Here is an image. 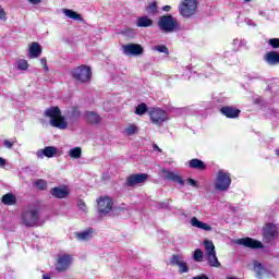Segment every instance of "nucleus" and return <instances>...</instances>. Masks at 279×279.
<instances>
[{"instance_id":"nucleus-12","label":"nucleus","mask_w":279,"mask_h":279,"mask_svg":"<svg viewBox=\"0 0 279 279\" xmlns=\"http://www.w3.org/2000/svg\"><path fill=\"white\" fill-rule=\"evenodd\" d=\"M160 175L163 178V180H168L169 182H177V184H180V186H184V179L171 170L162 169L160 171Z\"/></svg>"},{"instance_id":"nucleus-42","label":"nucleus","mask_w":279,"mask_h":279,"mask_svg":"<svg viewBox=\"0 0 279 279\" xmlns=\"http://www.w3.org/2000/svg\"><path fill=\"white\" fill-rule=\"evenodd\" d=\"M3 145H4V147H7V149H12V147L14 146V142H10L9 140H4Z\"/></svg>"},{"instance_id":"nucleus-13","label":"nucleus","mask_w":279,"mask_h":279,"mask_svg":"<svg viewBox=\"0 0 279 279\" xmlns=\"http://www.w3.org/2000/svg\"><path fill=\"white\" fill-rule=\"evenodd\" d=\"M71 263H73V256L66 254L59 255L56 264L57 271H66L71 267Z\"/></svg>"},{"instance_id":"nucleus-8","label":"nucleus","mask_w":279,"mask_h":279,"mask_svg":"<svg viewBox=\"0 0 279 279\" xmlns=\"http://www.w3.org/2000/svg\"><path fill=\"white\" fill-rule=\"evenodd\" d=\"M278 239V227L274 223H266L263 229L264 243H271Z\"/></svg>"},{"instance_id":"nucleus-1","label":"nucleus","mask_w":279,"mask_h":279,"mask_svg":"<svg viewBox=\"0 0 279 279\" xmlns=\"http://www.w3.org/2000/svg\"><path fill=\"white\" fill-rule=\"evenodd\" d=\"M45 117L50 119V125L52 128H58V130H66L69 128V122H66V118L62 116V111L58 107H50L45 110Z\"/></svg>"},{"instance_id":"nucleus-7","label":"nucleus","mask_w":279,"mask_h":279,"mask_svg":"<svg viewBox=\"0 0 279 279\" xmlns=\"http://www.w3.org/2000/svg\"><path fill=\"white\" fill-rule=\"evenodd\" d=\"M149 117L150 121L154 125H162L165 121L169 120V113L167 111L160 109V108H155L149 111Z\"/></svg>"},{"instance_id":"nucleus-54","label":"nucleus","mask_w":279,"mask_h":279,"mask_svg":"<svg viewBox=\"0 0 279 279\" xmlns=\"http://www.w3.org/2000/svg\"><path fill=\"white\" fill-rule=\"evenodd\" d=\"M275 151H276V155L279 157V149H276Z\"/></svg>"},{"instance_id":"nucleus-10","label":"nucleus","mask_w":279,"mask_h":279,"mask_svg":"<svg viewBox=\"0 0 279 279\" xmlns=\"http://www.w3.org/2000/svg\"><path fill=\"white\" fill-rule=\"evenodd\" d=\"M172 267H179V274H189V264L181 254H173L170 258Z\"/></svg>"},{"instance_id":"nucleus-29","label":"nucleus","mask_w":279,"mask_h":279,"mask_svg":"<svg viewBox=\"0 0 279 279\" xmlns=\"http://www.w3.org/2000/svg\"><path fill=\"white\" fill-rule=\"evenodd\" d=\"M209 267H216L219 269L221 267V263L219 262V258H217V253H213L211 255H207L206 257Z\"/></svg>"},{"instance_id":"nucleus-6","label":"nucleus","mask_w":279,"mask_h":279,"mask_svg":"<svg viewBox=\"0 0 279 279\" xmlns=\"http://www.w3.org/2000/svg\"><path fill=\"white\" fill-rule=\"evenodd\" d=\"M196 11L197 0H184L179 7V12L183 19H191Z\"/></svg>"},{"instance_id":"nucleus-47","label":"nucleus","mask_w":279,"mask_h":279,"mask_svg":"<svg viewBox=\"0 0 279 279\" xmlns=\"http://www.w3.org/2000/svg\"><path fill=\"white\" fill-rule=\"evenodd\" d=\"M236 60V56L231 54V59H229V64H235Z\"/></svg>"},{"instance_id":"nucleus-46","label":"nucleus","mask_w":279,"mask_h":279,"mask_svg":"<svg viewBox=\"0 0 279 279\" xmlns=\"http://www.w3.org/2000/svg\"><path fill=\"white\" fill-rule=\"evenodd\" d=\"M192 279H210L207 277V275H197V276H194Z\"/></svg>"},{"instance_id":"nucleus-25","label":"nucleus","mask_w":279,"mask_h":279,"mask_svg":"<svg viewBox=\"0 0 279 279\" xmlns=\"http://www.w3.org/2000/svg\"><path fill=\"white\" fill-rule=\"evenodd\" d=\"M61 12L68 19H72V21H82V15L71 9H62Z\"/></svg>"},{"instance_id":"nucleus-52","label":"nucleus","mask_w":279,"mask_h":279,"mask_svg":"<svg viewBox=\"0 0 279 279\" xmlns=\"http://www.w3.org/2000/svg\"><path fill=\"white\" fill-rule=\"evenodd\" d=\"M154 149H156L157 151H160V148L157 145L154 146Z\"/></svg>"},{"instance_id":"nucleus-22","label":"nucleus","mask_w":279,"mask_h":279,"mask_svg":"<svg viewBox=\"0 0 279 279\" xmlns=\"http://www.w3.org/2000/svg\"><path fill=\"white\" fill-rule=\"evenodd\" d=\"M85 119L92 125H97V124L101 123V117H99V114H97V112H95V111L85 112Z\"/></svg>"},{"instance_id":"nucleus-23","label":"nucleus","mask_w":279,"mask_h":279,"mask_svg":"<svg viewBox=\"0 0 279 279\" xmlns=\"http://www.w3.org/2000/svg\"><path fill=\"white\" fill-rule=\"evenodd\" d=\"M94 232L95 230H93V228H88L85 231L77 232L76 238L78 239V241H90V239H93Z\"/></svg>"},{"instance_id":"nucleus-5","label":"nucleus","mask_w":279,"mask_h":279,"mask_svg":"<svg viewBox=\"0 0 279 279\" xmlns=\"http://www.w3.org/2000/svg\"><path fill=\"white\" fill-rule=\"evenodd\" d=\"M232 184V179L230 178V174L226 170H219L217 172L216 181H215V189L216 191H228L230 189V185Z\"/></svg>"},{"instance_id":"nucleus-14","label":"nucleus","mask_w":279,"mask_h":279,"mask_svg":"<svg viewBox=\"0 0 279 279\" xmlns=\"http://www.w3.org/2000/svg\"><path fill=\"white\" fill-rule=\"evenodd\" d=\"M238 245H243L244 247H250L251 250H263L265 247L263 242L254 240L252 238H242L236 241Z\"/></svg>"},{"instance_id":"nucleus-43","label":"nucleus","mask_w":279,"mask_h":279,"mask_svg":"<svg viewBox=\"0 0 279 279\" xmlns=\"http://www.w3.org/2000/svg\"><path fill=\"white\" fill-rule=\"evenodd\" d=\"M8 16L3 8L0 7V21H7Z\"/></svg>"},{"instance_id":"nucleus-44","label":"nucleus","mask_w":279,"mask_h":279,"mask_svg":"<svg viewBox=\"0 0 279 279\" xmlns=\"http://www.w3.org/2000/svg\"><path fill=\"white\" fill-rule=\"evenodd\" d=\"M40 63L45 71H49V66L47 65V58H41Z\"/></svg>"},{"instance_id":"nucleus-36","label":"nucleus","mask_w":279,"mask_h":279,"mask_svg":"<svg viewBox=\"0 0 279 279\" xmlns=\"http://www.w3.org/2000/svg\"><path fill=\"white\" fill-rule=\"evenodd\" d=\"M202 258H204V252L199 248H196L194 252V260H196V263H202Z\"/></svg>"},{"instance_id":"nucleus-15","label":"nucleus","mask_w":279,"mask_h":279,"mask_svg":"<svg viewBox=\"0 0 279 279\" xmlns=\"http://www.w3.org/2000/svg\"><path fill=\"white\" fill-rule=\"evenodd\" d=\"M149 174L147 173H137L131 174L126 178V186H136L137 184H143V182L147 181Z\"/></svg>"},{"instance_id":"nucleus-31","label":"nucleus","mask_w":279,"mask_h":279,"mask_svg":"<svg viewBox=\"0 0 279 279\" xmlns=\"http://www.w3.org/2000/svg\"><path fill=\"white\" fill-rule=\"evenodd\" d=\"M69 156H70V158H74L75 160H77L78 158H82V148L74 147V148L70 149Z\"/></svg>"},{"instance_id":"nucleus-18","label":"nucleus","mask_w":279,"mask_h":279,"mask_svg":"<svg viewBox=\"0 0 279 279\" xmlns=\"http://www.w3.org/2000/svg\"><path fill=\"white\" fill-rule=\"evenodd\" d=\"M264 60L266 64H269V66H277L279 64V52L278 51H268L264 56Z\"/></svg>"},{"instance_id":"nucleus-50","label":"nucleus","mask_w":279,"mask_h":279,"mask_svg":"<svg viewBox=\"0 0 279 279\" xmlns=\"http://www.w3.org/2000/svg\"><path fill=\"white\" fill-rule=\"evenodd\" d=\"M163 12H170L171 11V5H165L162 8Z\"/></svg>"},{"instance_id":"nucleus-17","label":"nucleus","mask_w":279,"mask_h":279,"mask_svg":"<svg viewBox=\"0 0 279 279\" xmlns=\"http://www.w3.org/2000/svg\"><path fill=\"white\" fill-rule=\"evenodd\" d=\"M58 155V148L54 146H47L44 149H39L36 153L37 158H53V156Z\"/></svg>"},{"instance_id":"nucleus-34","label":"nucleus","mask_w":279,"mask_h":279,"mask_svg":"<svg viewBox=\"0 0 279 279\" xmlns=\"http://www.w3.org/2000/svg\"><path fill=\"white\" fill-rule=\"evenodd\" d=\"M147 14H156L158 12V5L156 2H151L147 8H146Z\"/></svg>"},{"instance_id":"nucleus-32","label":"nucleus","mask_w":279,"mask_h":279,"mask_svg":"<svg viewBox=\"0 0 279 279\" xmlns=\"http://www.w3.org/2000/svg\"><path fill=\"white\" fill-rule=\"evenodd\" d=\"M147 112V105L144 102L140 104L135 109V114H138L140 117H143Z\"/></svg>"},{"instance_id":"nucleus-39","label":"nucleus","mask_w":279,"mask_h":279,"mask_svg":"<svg viewBox=\"0 0 279 279\" xmlns=\"http://www.w3.org/2000/svg\"><path fill=\"white\" fill-rule=\"evenodd\" d=\"M155 51H158L159 53H166V56H169V48L165 45H159L155 47Z\"/></svg>"},{"instance_id":"nucleus-55","label":"nucleus","mask_w":279,"mask_h":279,"mask_svg":"<svg viewBox=\"0 0 279 279\" xmlns=\"http://www.w3.org/2000/svg\"><path fill=\"white\" fill-rule=\"evenodd\" d=\"M245 3H250V1H252V0H243Z\"/></svg>"},{"instance_id":"nucleus-49","label":"nucleus","mask_w":279,"mask_h":279,"mask_svg":"<svg viewBox=\"0 0 279 279\" xmlns=\"http://www.w3.org/2000/svg\"><path fill=\"white\" fill-rule=\"evenodd\" d=\"M29 3H32L33 5H38V3H40V0H28Z\"/></svg>"},{"instance_id":"nucleus-33","label":"nucleus","mask_w":279,"mask_h":279,"mask_svg":"<svg viewBox=\"0 0 279 279\" xmlns=\"http://www.w3.org/2000/svg\"><path fill=\"white\" fill-rule=\"evenodd\" d=\"M17 69H20V71H27V69H29V64L27 63V60L20 59L17 61Z\"/></svg>"},{"instance_id":"nucleus-20","label":"nucleus","mask_w":279,"mask_h":279,"mask_svg":"<svg viewBox=\"0 0 279 279\" xmlns=\"http://www.w3.org/2000/svg\"><path fill=\"white\" fill-rule=\"evenodd\" d=\"M220 112L228 119H236L241 114V110L233 107H222Z\"/></svg>"},{"instance_id":"nucleus-2","label":"nucleus","mask_w":279,"mask_h":279,"mask_svg":"<svg viewBox=\"0 0 279 279\" xmlns=\"http://www.w3.org/2000/svg\"><path fill=\"white\" fill-rule=\"evenodd\" d=\"M159 29L165 34H173L180 29V22L178 19H174L172 15H163L159 19L158 22Z\"/></svg>"},{"instance_id":"nucleus-26","label":"nucleus","mask_w":279,"mask_h":279,"mask_svg":"<svg viewBox=\"0 0 279 279\" xmlns=\"http://www.w3.org/2000/svg\"><path fill=\"white\" fill-rule=\"evenodd\" d=\"M1 202L4 206H14L16 204V195L7 193L2 196Z\"/></svg>"},{"instance_id":"nucleus-16","label":"nucleus","mask_w":279,"mask_h":279,"mask_svg":"<svg viewBox=\"0 0 279 279\" xmlns=\"http://www.w3.org/2000/svg\"><path fill=\"white\" fill-rule=\"evenodd\" d=\"M254 271L258 279H267L271 276V272L265 268L258 260L253 262Z\"/></svg>"},{"instance_id":"nucleus-35","label":"nucleus","mask_w":279,"mask_h":279,"mask_svg":"<svg viewBox=\"0 0 279 279\" xmlns=\"http://www.w3.org/2000/svg\"><path fill=\"white\" fill-rule=\"evenodd\" d=\"M136 132H138V128H136V125H134V124H130L125 129V134H128V136H132V134H136Z\"/></svg>"},{"instance_id":"nucleus-11","label":"nucleus","mask_w":279,"mask_h":279,"mask_svg":"<svg viewBox=\"0 0 279 279\" xmlns=\"http://www.w3.org/2000/svg\"><path fill=\"white\" fill-rule=\"evenodd\" d=\"M123 53L125 56H143L145 49L140 44H126L122 46Z\"/></svg>"},{"instance_id":"nucleus-37","label":"nucleus","mask_w":279,"mask_h":279,"mask_svg":"<svg viewBox=\"0 0 279 279\" xmlns=\"http://www.w3.org/2000/svg\"><path fill=\"white\" fill-rule=\"evenodd\" d=\"M77 207H78V210H81V213H88V207L86 206V203L83 201V199H78L77 201Z\"/></svg>"},{"instance_id":"nucleus-48","label":"nucleus","mask_w":279,"mask_h":279,"mask_svg":"<svg viewBox=\"0 0 279 279\" xmlns=\"http://www.w3.org/2000/svg\"><path fill=\"white\" fill-rule=\"evenodd\" d=\"M7 161L3 159V157H0V167H5Z\"/></svg>"},{"instance_id":"nucleus-41","label":"nucleus","mask_w":279,"mask_h":279,"mask_svg":"<svg viewBox=\"0 0 279 279\" xmlns=\"http://www.w3.org/2000/svg\"><path fill=\"white\" fill-rule=\"evenodd\" d=\"M268 45H270V47H272V49H279V38L269 39Z\"/></svg>"},{"instance_id":"nucleus-30","label":"nucleus","mask_w":279,"mask_h":279,"mask_svg":"<svg viewBox=\"0 0 279 279\" xmlns=\"http://www.w3.org/2000/svg\"><path fill=\"white\" fill-rule=\"evenodd\" d=\"M205 245V256H210L213 254H217V251H215V244L210 240H205L204 241Z\"/></svg>"},{"instance_id":"nucleus-27","label":"nucleus","mask_w":279,"mask_h":279,"mask_svg":"<svg viewBox=\"0 0 279 279\" xmlns=\"http://www.w3.org/2000/svg\"><path fill=\"white\" fill-rule=\"evenodd\" d=\"M154 24V21L147 16H140L136 20L137 27H151Z\"/></svg>"},{"instance_id":"nucleus-38","label":"nucleus","mask_w":279,"mask_h":279,"mask_svg":"<svg viewBox=\"0 0 279 279\" xmlns=\"http://www.w3.org/2000/svg\"><path fill=\"white\" fill-rule=\"evenodd\" d=\"M35 186H37V189H40V191H45V189H47V181L39 179L37 181H35Z\"/></svg>"},{"instance_id":"nucleus-19","label":"nucleus","mask_w":279,"mask_h":279,"mask_svg":"<svg viewBox=\"0 0 279 279\" xmlns=\"http://www.w3.org/2000/svg\"><path fill=\"white\" fill-rule=\"evenodd\" d=\"M190 225L192 226V228H197L198 230H204L205 232H210L213 230V227H210L206 222L199 221L197 217L191 218Z\"/></svg>"},{"instance_id":"nucleus-40","label":"nucleus","mask_w":279,"mask_h":279,"mask_svg":"<svg viewBox=\"0 0 279 279\" xmlns=\"http://www.w3.org/2000/svg\"><path fill=\"white\" fill-rule=\"evenodd\" d=\"M232 45L235 49H241V47H243V45H245V40L235 38V39H233Z\"/></svg>"},{"instance_id":"nucleus-51","label":"nucleus","mask_w":279,"mask_h":279,"mask_svg":"<svg viewBox=\"0 0 279 279\" xmlns=\"http://www.w3.org/2000/svg\"><path fill=\"white\" fill-rule=\"evenodd\" d=\"M43 279H51L49 275H43Z\"/></svg>"},{"instance_id":"nucleus-4","label":"nucleus","mask_w":279,"mask_h":279,"mask_svg":"<svg viewBox=\"0 0 279 279\" xmlns=\"http://www.w3.org/2000/svg\"><path fill=\"white\" fill-rule=\"evenodd\" d=\"M38 221H40V215L38 214V209L34 207H28L22 214V223L27 228H35L38 226Z\"/></svg>"},{"instance_id":"nucleus-53","label":"nucleus","mask_w":279,"mask_h":279,"mask_svg":"<svg viewBox=\"0 0 279 279\" xmlns=\"http://www.w3.org/2000/svg\"><path fill=\"white\" fill-rule=\"evenodd\" d=\"M226 58H230V52H227V53H226Z\"/></svg>"},{"instance_id":"nucleus-21","label":"nucleus","mask_w":279,"mask_h":279,"mask_svg":"<svg viewBox=\"0 0 279 279\" xmlns=\"http://www.w3.org/2000/svg\"><path fill=\"white\" fill-rule=\"evenodd\" d=\"M52 197H57L58 199H64V197L69 196V189L66 187H53L50 191Z\"/></svg>"},{"instance_id":"nucleus-28","label":"nucleus","mask_w":279,"mask_h":279,"mask_svg":"<svg viewBox=\"0 0 279 279\" xmlns=\"http://www.w3.org/2000/svg\"><path fill=\"white\" fill-rule=\"evenodd\" d=\"M189 167L191 169H198V171H204V169H206V163L199 159H192L189 161Z\"/></svg>"},{"instance_id":"nucleus-9","label":"nucleus","mask_w":279,"mask_h":279,"mask_svg":"<svg viewBox=\"0 0 279 279\" xmlns=\"http://www.w3.org/2000/svg\"><path fill=\"white\" fill-rule=\"evenodd\" d=\"M98 204V213L101 216L108 215L112 210V206H114V203L112 202V198L110 196H101L97 199Z\"/></svg>"},{"instance_id":"nucleus-24","label":"nucleus","mask_w":279,"mask_h":279,"mask_svg":"<svg viewBox=\"0 0 279 279\" xmlns=\"http://www.w3.org/2000/svg\"><path fill=\"white\" fill-rule=\"evenodd\" d=\"M40 53H43V48L40 44L33 43L29 47V58H39Z\"/></svg>"},{"instance_id":"nucleus-3","label":"nucleus","mask_w":279,"mask_h":279,"mask_svg":"<svg viewBox=\"0 0 279 279\" xmlns=\"http://www.w3.org/2000/svg\"><path fill=\"white\" fill-rule=\"evenodd\" d=\"M71 75L76 82H80L81 84H88L93 78V71H90V68L86 65H80L71 71Z\"/></svg>"},{"instance_id":"nucleus-45","label":"nucleus","mask_w":279,"mask_h":279,"mask_svg":"<svg viewBox=\"0 0 279 279\" xmlns=\"http://www.w3.org/2000/svg\"><path fill=\"white\" fill-rule=\"evenodd\" d=\"M187 184H190V186L197 187V181H195L194 179H187Z\"/></svg>"}]
</instances>
